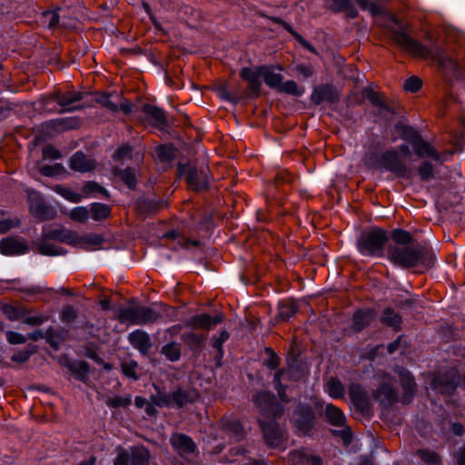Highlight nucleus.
Segmentation results:
<instances>
[{
    "mask_svg": "<svg viewBox=\"0 0 465 465\" xmlns=\"http://www.w3.org/2000/svg\"><path fill=\"white\" fill-rule=\"evenodd\" d=\"M363 255L386 257L393 262H432L435 252L425 242H419L402 229L393 230L390 236L386 231L374 227L364 231L357 242Z\"/></svg>",
    "mask_w": 465,
    "mask_h": 465,
    "instance_id": "1",
    "label": "nucleus"
},
{
    "mask_svg": "<svg viewBox=\"0 0 465 465\" xmlns=\"http://www.w3.org/2000/svg\"><path fill=\"white\" fill-rule=\"evenodd\" d=\"M254 402L260 410L258 420L267 444L273 448L281 447L283 434L279 425L274 422V419L282 413V405L267 391L258 392L254 397Z\"/></svg>",
    "mask_w": 465,
    "mask_h": 465,
    "instance_id": "2",
    "label": "nucleus"
},
{
    "mask_svg": "<svg viewBox=\"0 0 465 465\" xmlns=\"http://www.w3.org/2000/svg\"><path fill=\"white\" fill-rule=\"evenodd\" d=\"M391 36L396 44L414 56L423 59H432L442 66H447L448 63L453 66L455 64L452 58H450L440 47L435 46L431 49H427L418 42L414 41L400 28L391 30Z\"/></svg>",
    "mask_w": 465,
    "mask_h": 465,
    "instance_id": "3",
    "label": "nucleus"
},
{
    "mask_svg": "<svg viewBox=\"0 0 465 465\" xmlns=\"http://www.w3.org/2000/svg\"><path fill=\"white\" fill-rule=\"evenodd\" d=\"M411 151L407 145H401L397 151H387L381 156L373 154L365 158L364 162L368 167L374 169L384 168L398 176H405L408 169L401 159V156H410Z\"/></svg>",
    "mask_w": 465,
    "mask_h": 465,
    "instance_id": "4",
    "label": "nucleus"
},
{
    "mask_svg": "<svg viewBox=\"0 0 465 465\" xmlns=\"http://www.w3.org/2000/svg\"><path fill=\"white\" fill-rule=\"evenodd\" d=\"M74 231L66 230L61 226H45L43 229L44 241L38 245L40 253L48 256H57L64 252L63 249L50 243L49 240L59 241L71 245Z\"/></svg>",
    "mask_w": 465,
    "mask_h": 465,
    "instance_id": "5",
    "label": "nucleus"
},
{
    "mask_svg": "<svg viewBox=\"0 0 465 465\" xmlns=\"http://www.w3.org/2000/svg\"><path fill=\"white\" fill-rule=\"evenodd\" d=\"M159 318V313L151 307L143 305H131L119 310L118 319L122 322L143 325L154 322Z\"/></svg>",
    "mask_w": 465,
    "mask_h": 465,
    "instance_id": "6",
    "label": "nucleus"
},
{
    "mask_svg": "<svg viewBox=\"0 0 465 465\" xmlns=\"http://www.w3.org/2000/svg\"><path fill=\"white\" fill-rule=\"evenodd\" d=\"M188 185L195 191L207 187L209 183L208 169L205 166L200 168L194 166H187L183 170Z\"/></svg>",
    "mask_w": 465,
    "mask_h": 465,
    "instance_id": "7",
    "label": "nucleus"
},
{
    "mask_svg": "<svg viewBox=\"0 0 465 465\" xmlns=\"http://www.w3.org/2000/svg\"><path fill=\"white\" fill-rule=\"evenodd\" d=\"M29 209L32 214L41 220L54 218L56 212L45 203L40 194L35 191L28 192Z\"/></svg>",
    "mask_w": 465,
    "mask_h": 465,
    "instance_id": "8",
    "label": "nucleus"
},
{
    "mask_svg": "<svg viewBox=\"0 0 465 465\" xmlns=\"http://www.w3.org/2000/svg\"><path fill=\"white\" fill-rule=\"evenodd\" d=\"M29 252L27 242L21 237L9 236L0 241V253L5 256L23 255Z\"/></svg>",
    "mask_w": 465,
    "mask_h": 465,
    "instance_id": "9",
    "label": "nucleus"
},
{
    "mask_svg": "<svg viewBox=\"0 0 465 465\" xmlns=\"http://www.w3.org/2000/svg\"><path fill=\"white\" fill-rule=\"evenodd\" d=\"M459 384V375L455 369L450 370L443 376H437L432 381L433 389L442 394H450Z\"/></svg>",
    "mask_w": 465,
    "mask_h": 465,
    "instance_id": "10",
    "label": "nucleus"
},
{
    "mask_svg": "<svg viewBox=\"0 0 465 465\" xmlns=\"http://www.w3.org/2000/svg\"><path fill=\"white\" fill-rule=\"evenodd\" d=\"M104 237L97 233L79 234L74 232L71 245L86 251H94L101 247Z\"/></svg>",
    "mask_w": 465,
    "mask_h": 465,
    "instance_id": "11",
    "label": "nucleus"
},
{
    "mask_svg": "<svg viewBox=\"0 0 465 465\" xmlns=\"http://www.w3.org/2000/svg\"><path fill=\"white\" fill-rule=\"evenodd\" d=\"M223 322L222 315H215L212 317L207 313H202L194 315L190 318L185 325L194 330H210L213 326H215Z\"/></svg>",
    "mask_w": 465,
    "mask_h": 465,
    "instance_id": "12",
    "label": "nucleus"
},
{
    "mask_svg": "<svg viewBox=\"0 0 465 465\" xmlns=\"http://www.w3.org/2000/svg\"><path fill=\"white\" fill-rule=\"evenodd\" d=\"M170 442L181 456L193 453L196 449V445L192 438L185 434H173L170 438Z\"/></svg>",
    "mask_w": 465,
    "mask_h": 465,
    "instance_id": "13",
    "label": "nucleus"
},
{
    "mask_svg": "<svg viewBox=\"0 0 465 465\" xmlns=\"http://www.w3.org/2000/svg\"><path fill=\"white\" fill-rule=\"evenodd\" d=\"M128 341L142 354H147L152 347L151 338L144 331L135 330L132 331L128 335Z\"/></svg>",
    "mask_w": 465,
    "mask_h": 465,
    "instance_id": "14",
    "label": "nucleus"
},
{
    "mask_svg": "<svg viewBox=\"0 0 465 465\" xmlns=\"http://www.w3.org/2000/svg\"><path fill=\"white\" fill-rule=\"evenodd\" d=\"M241 77L248 83L250 90L258 93L261 87V77H262V66L256 68L244 67L240 73Z\"/></svg>",
    "mask_w": 465,
    "mask_h": 465,
    "instance_id": "15",
    "label": "nucleus"
},
{
    "mask_svg": "<svg viewBox=\"0 0 465 465\" xmlns=\"http://www.w3.org/2000/svg\"><path fill=\"white\" fill-rule=\"evenodd\" d=\"M414 150L419 156L431 157L435 161H448L452 155V153L449 152L440 154L430 143L422 141H418L417 143H415Z\"/></svg>",
    "mask_w": 465,
    "mask_h": 465,
    "instance_id": "16",
    "label": "nucleus"
},
{
    "mask_svg": "<svg viewBox=\"0 0 465 465\" xmlns=\"http://www.w3.org/2000/svg\"><path fill=\"white\" fill-rule=\"evenodd\" d=\"M298 430L302 434L310 432L314 424V414L309 408H300L298 417L295 420Z\"/></svg>",
    "mask_w": 465,
    "mask_h": 465,
    "instance_id": "17",
    "label": "nucleus"
},
{
    "mask_svg": "<svg viewBox=\"0 0 465 465\" xmlns=\"http://www.w3.org/2000/svg\"><path fill=\"white\" fill-rule=\"evenodd\" d=\"M81 99V94L75 92H69L67 94H54L46 98L45 104L47 105L52 102H56L63 110L66 111L71 110V108H69L70 104L80 101Z\"/></svg>",
    "mask_w": 465,
    "mask_h": 465,
    "instance_id": "18",
    "label": "nucleus"
},
{
    "mask_svg": "<svg viewBox=\"0 0 465 465\" xmlns=\"http://www.w3.org/2000/svg\"><path fill=\"white\" fill-rule=\"evenodd\" d=\"M94 162L82 152H76L70 159L69 166L72 170L85 173L94 168Z\"/></svg>",
    "mask_w": 465,
    "mask_h": 465,
    "instance_id": "19",
    "label": "nucleus"
},
{
    "mask_svg": "<svg viewBox=\"0 0 465 465\" xmlns=\"http://www.w3.org/2000/svg\"><path fill=\"white\" fill-rule=\"evenodd\" d=\"M194 399V394L190 392H186L183 391H175L173 395L164 397L162 401H156L155 403L159 406L166 405L173 406L176 405L177 407H183L187 402L193 401Z\"/></svg>",
    "mask_w": 465,
    "mask_h": 465,
    "instance_id": "20",
    "label": "nucleus"
},
{
    "mask_svg": "<svg viewBox=\"0 0 465 465\" xmlns=\"http://www.w3.org/2000/svg\"><path fill=\"white\" fill-rule=\"evenodd\" d=\"M377 400L382 404H390L396 399V391L391 381L381 385L375 394Z\"/></svg>",
    "mask_w": 465,
    "mask_h": 465,
    "instance_id": "21",
    "label": "nucleus"
},
{
    "mask_svg": "<svg viewBox=\"0 0 465 465\" xmlns=\"http://www.w3.org/2000/svg\"><path fill=\"white\" fill-rule=\"evenodd\" d=\"M130 454V465H148L150 460L149 450L143 447H134L131 450Z\"/></svg>",
    "mask_w": 465,
    "mask_h": 465,
    "instance_id": "22",
    "label": "nucleus"
},
{
    "mask_svg": "<svg viewBox=\"0 0 465 465\" xmlns=\"http://www.w3.org/2000/svg\"><path fill=\"white\" fill-rule=\"evenodd\" d=\"M375 317L374 312L371 310L358 311L355 312L352 320L353 328L361 331L366 327Z\"/></svg>",
    "mask_w": 465,
    "mask_h": 465,
    "instance_id": "23",
    "label": "nucleus"
},
{
    "mask_svg": "<svg viewBox=\"0 0 465 465\" xmlns=\"http://www.w3.org/2000/svg\"><path fill=\"white\" fill-rule=\"evenodd\" d=\"M262 78L269 87L276 90H278L282 82V76L281 74L276 73L272 68L266 66H262Z\"/></svg>",
    "mask_w": 465,
    "mask_h": 465,
    "instance_id": "24",
    "label": "nucleus"
},
{
    "mask_svg": "<svg viewBox=\"0 0 465 465\" xmlns=\"http://www.w3.org/2000/svg\"><path fill=\"white\" fill-rule=\"evenodd\" d=\"M325 414L329 422L334 426H342L345 422V416L340 409L332 404H327Z\"/></svg>",
    "mask_w": 465,
    "mask_h": 465,
    "instance_id": "25",
    "label": "nucleus"
},
{
    "mask_svg": "<svg viewBox=\"0 0 465 465\" xmlns=\"http://www.w3.org/2000/svg\"><path fill=\"white\" fill-rule=\"evenodd\" d=\"M111 213L109 205L100 203H94L90 205V217L94 221L106 219Z\"/></svg>",
    "mask_w": 465,
    "mask_h": 465,
    "instance_id": "26",
    "label": "nucleus"
},
{
    "mask_svg": "<svg viewBox=\"0 0 465 465\" xmlns=\"http://www.w3.org/2000/svg\"><path fill=\"white\" fill-rule=\"evenodd\" d=\"M143 113L150 118L152 123L155 125H162L165 123L163 112L154 105H144Z\"/></svg>",
    "mask_w": 465,
    "mask_h": 465,
    "instance_id": "27",
    "label": "nucleus"
},
{
    "mask_svg": "<svg viewBox=\"0 0 465 465\" xmlns=\"http://www.w3.org/2000/svg\"><path fill=\"white\" fill-rule=\"evenodd\" d=\"M84 199L95 197L97 194L108 196L107 191L95 182H87L82 188Z\"/></svg>",
    "mask_w": 465,
    "mask_h": 465,
    "instance_id": "28",
    "label": "nucleus"
},
{
    "mask_svg": "<svg viewBox=\"0 0 465 465\" xmlns=\"http://www.w3.org/2000/svg\"><path fill=\"white\" fill-rule=\"evenodd\" d=\"M326 392L334 399L342 398L345 391L341 382L335 378H331L325 385Z\"/></svg>",
    "mask_w": 465,
    "mask_h": 465,
    "instance_id": "29",
    "label": "nucleus"
},
{
    "mask_svg": "<svg viewBox=\"0 0 465 465\" xmlns=\"http://www.w3.org/2000/svg\"><path fill=\"white\" fill-rule=\"evenodd\" d=\"M161 352L166 357L167 360L171 361H176L180 359L181 356L180 344L174 341L169 342L163 346Z\"/></svg>",
    "mask_w": 465,
    "mask_h": 465,
    "instance_id": "30",
    "label": "nucleus"
},
{
    "mask_svg": "<svg viewBox=\"0 0 465 465\" xmlns=\"http://www.w3.org/2000/svg\"><path fill=\"white\" fill-rule=\"evenodd\" d=\"M224 429L230 436L235 439V440H240L244 435L242 426L238 420L226 421Z\"/></svg>",
    "mask_w": 465,
    "mask_h": 465,
    "instance_id": "31",
    "label": "nucleus"
},
{
    "mask_svg": "<svg viewBox=\"0 0 465 465\" xmlns=\"http://www.w3.org/2000/svg\"><path fill=\"white\" fill-rule=\"evenodd\" d=\"M54 191L58 194H60L62 197H64V199H66L67 201H69L71 203H80L84 199L82 192L75 193L69 188L63 187L60 185L56 186L54 188Z\"/></svg>",
    "mask_w": 465,
    "mask_h": 465,
    "instance_id": "32",
    "label": "nucleus"
},
{
    "mask_svg": "<svg viewBox=\"0 0 465 465\" xmlns=\"http://www.w3.org/2000/svg\"><path fill=\"white\" fill-rule=\"evenodd\" d=\"M278 91L295 96H301L304 94V88L299 87L297 84L292 80H289L284 83L282 82Z\"/></svg>",
    "mask_w": 465,
    "mask_h": 465,
    "instance_id": "33",
    "label": "nucleus"
},
{
    "mask_svg": "<svg viewBox=\"0 0 465 465\" xmlns=\"http://www.w3.org/2000/svg\"><path fill=\"white\" fill-rule=\"evenodd\" d=\"M69 217L77 223H85L90 217V210L86 206H77L71 210Z\"/></svg>",
    "mask_w": 465,
    "mask_h": 465,
    "instance_id": "34",
    "label": "nucleus"
},
{
    "mask_svg": "<svg viewBox=\"0 0 465 465\" xmlns=\"http://www.w3.org/2000/svg\"><path fill=\"white\" fill-rule=\"evenodd\" d=\"M381 322L389 326L398 328L401 325V319L392 309L387 308L383 312Z\"/></svg>",
    "mask_w": 465,
    "mask_h": 465,
    "instance_id": "35",
    "label": "nucleus"
},
{
    "mask_svg": "<svg viewBox=\"0 0 465 465\" xmlns=\"http://www.w3.org/2000/svg\"><path fill=\"white\" fill-rule=\"evenodd\" d=\"M154 154L156 159L163 163L170 162L174 157L173 149L169 145H161L156 147Z\"/></svg>",
    "mask_w": 465,
    "mask_h": 465,
    "instance_id": "36",
    "label": "nucleus"
},
{
    "mask_svg": "<svg viewBox=\"0 0 465 465\" xmlns=\"http://www.w3.org/2000/svg\"><path fill=\"white\" fill-rule=\"evenodd\" d=\"M229 332L226 330H223L219 332L218 336H213L212 338V346L217 350L220 358H223V344L229 339Z\"/></svg>",
    "mask_w": 465,
    "mask_h": 465,
    "instance_id": "37",
    "label": "nucleus"
},
{
    "mask_svg": "<svg viewBox=\"0 0 465 465\" xmlns=\"http://www.w3.org/2000/svg\"><path fill=\"white\" fill-rule=\"evenodd\" d=\"M182 340L184 343H186L191 348L197 349L198 347L201 346L204 338L201 337L200 335H198L193 331H189V332H184L182 335Z\"/></svg>",
    "mask_w": 465,
    "mask_h": 465,
    "instance_id": "38",
    "label": "nucleus"
},
{
    "mask_svg": "<svg viewBox=\"0 0 465 465\" xmlns=\"http://www.w3.org/2000/svg\"><path fill=\"white\" fill-rule=\"evenodd\" d=\"M401 383L402 387L407 395H412L415 391V382L413 377L411 376L410 372L407 371H402L401 372Z\"/></svg>",
    "mask_w": 465,
    "mask_h": 465,
    "instance_id": "39",
    "label": "nucleus"
},
{
    "mask_svg": "<svg viewBox=\"0 0 465 465\" xmlns=\"http://www.w3.org/2000/svg\"><path fill=\"white\" fill-rule=\"evenodd\" d=\"M132 402L131 395H127L125 397L122 396H114L113 398H109L106 401V405L111 408H125L129 406Z\"/></svg>",
    "mask_w": 465,
    "mask_h": 465,
    "instance_id": "40",
    "label": "nucleus"
},
{
    "mask_svg": "<svg viewBox=\"0 0 465 465\" xmlns=\"http://www.w3.org/2000/svg\"><path fill=\"white\" fill-rule=\"evenodd\" d=\"M417 455L420 460L428 464L438 465L440 463V458L434 451L420 450L417 451Z\"/></svg>",
    "mask_w": 465,
    "mask_h": 465,
    "instance_id": "41",
    "label": "nucleus"
},
{
    "mask_svg": "<svg viewBox=\"0 0 465 465\" xmlns=\"http://www.w3.org/2000/svg\"><path fill=\"white\" fill-rule=\"evenodd\" d=\"M166 236H168L170 238H176V237H178V243L183 245L184 248L189 249V250L196 248V247H198L201 244L200 242H198V241H191L189 239H186L183 236L178 235L175 232H170L169 233H167Z\"/></svg>",
    "mask_w": 465,
    "mask_h": 465,
    "instance_id": "42",
    "label": "nucleus"
},
{
    "mask_svg": "<svg viewBox=\"0 0 465 465\" xmlns=\"http://www.w3.org/2000/svg\"><path fill=\"white\" fill-rule=\"evenodd\" d=\"M44 16V23L49 27V28H55L58 25L59 23V15L57 11H47L43 14Z\"/></svg>",
    "mask_w": 465,
    "mask_h": 465,
    "instance_id": "43",
    "label": "nucleus"
},
{
    "mask_svg": "<svg viewBox=\"0 0 465 465\" xmlns=\"http://www.w3.org/2000/svg\"><path fill=\"white\" fill-rule=\"evenodd\" d=\"M137 363L134 361H125L122 363V371L124 374L129 378L137 380L136 375Z\"/></svg>",
    "mask_w": 465,
    "mask_h": 465,
    "instance_id": "44",
    "label": "nucleus"
},
{
    "mask_svg": "<svg viewBox=\"0 0 465 465\" xmlns=\"http://www.w3.org/2000/svg\"><path fill=\"white\" fill-rule=\"evenodd\" d=\"M72 119H57L51 121L48 124L56 129L57 131L69 129L74 127V124Z\"/></svg>",
    "mask_w": 465,
    "mask_h": 465,
    "instance_id": "45",
    "label": "nucleus"
},
{
    "mask_svg": "<svg viewBox=\"0 0 465 465\" xmlns=\"http://www.w3.org/2000/svg\"><path fill=\"white\" fill-rule=\"evenodd\" d=\"M307 452L305 450H294L290 454L292 465H306Z\"/></svg>",
    "mask_w": 465,
    "mask_h": 465,
    "instance_id": "46",
    "label": "nucleus"
},
{
    "mask_svg": "<svg viewBox=\"0 0 465 465\" xmlns=\"http://www.w3.org/2000/svg\"><path fill=\"white\" fill-rule=\"evenodd\" d=\"M422 82L417 76H411L406 80L404 84V89L408 92L415 93L421 87Z\"/></svg>",
    "mask_w": 465,
    "mask_h": 465,
    "instance_id": "47",
    "label": "nucleus"
},
{
    "mask_svg": "<svg viewBox=\"0 0 465 465\" xmlns=\"http://www.w3.org/2000/svg\"><path fill=\"white\" fill-rule=\"evenodd\" d=\"M121 179L127 184L129 188L135 185V173L134 170L127 168L120 173Z\"/></svg>",
    "mask_w": 465,
    "mask_h": 465,
    "instance_id": "48",
    "label": "nucleus"
},
{
    "mask_svg": "<svg viewBox=\"0 0 465 465\" xmlns=\"http://www.w3.org/2000/svg\"><path fill=\"white\" fill-rule=\"evenodd\" d=\"M19 223L18 219L6 218L0 220V234L7 232L12 228L18 226Z\"/></svg>",
    "mask_w": 465,
    "mask_h": 465,
    "instance_id": "49",
    "label": "nucleus"
},
{
    "mask_svg": "<svg viewBox=\"0 0 465 465\" xmlns=\"http://www.w3.org/2000/svg\"><path fill=\"white\" fill-rule=\"evenodd\" d=\"M6 340L10 344H22L26 341L23 334L12 331H6Z\"/></svg>",
    "mask_w": 465,
    "mask_h": 465,
    "instance_id": "50",
    "label": "nucleus"
},
{
    "mask_svg": "<svg viewBox=\"0 0 465 465\" xmlns=\"http://www.w3.org/2000/svg\"><path fill=\"white\" fill-rule=\"evenodd\" d=\"M329 91L328 85H322L318 88H316L312 94V100L315 104H321L322 102L325 101L323 97V93H326Z\"/></svg>",
    "mask_w": 465,
    "mask_h": 465,
    "instance_id": "51",
    "label": "nucleus"
},
{
    "mask_svg": "<svg viewBox=\"0 0 465 465\" xmlns=\"http://www.w3.org/2000/svg\"><path fill=\"white\" fill-rule=\"evenodd\" d=\"M130 454L127 450L121 449L118 452L117 458L114 460V465H129Z\"/></svg>",
    "mask_w": 465,
    "mask_h": 465,
    "instance_id": "52",
    "label": "nucleus"
},
{
    "mask_svg": "<svg viewBox=\"0 0 465 465\" xmlns=\"http://www.w3.org/2000/svg\"><path fill=\"white\" fill-rule=\"evenodd\" d=\"M355 1L363 10H368L372 15H376L380 11L379 7L375 4L370 3L368 0H355Z\"/></svg>",
    "mask_w": 465,
    "mask_h": 465,
    "instance_id": "53",
    "label": "nucleus"
},
{
    "mask_svg": "<svg viewBox=\"0 0 465 465\" xmlns=\"http://www.w3.org/2000/svg\"><path fill=\"white\" fill-rule=\"evenodd\" d=\"M60 152L53 146H47L43 150V157L45 159L55 160L60 158Z\"/></svg>",
    "mask_w": 465,
    "mask_h": 465,
    "instance_id": "54",
    "label": "nucleus"
},
{
    "mask_svg": "<svg viewBox=\"0 0 465 465\" xmlns=\"http://www.w3.org/2000/svg\"><path fill=\"white\" fill-rule=\"evenodd\" d=\"M420 175L423 180H428L432 177V166L428 163H424L419 170Z\"/></svg>",
    "mask_w": 465,
    "mask_h": 465,
    "instance_id": "55",
    "label": "nucleus"
},
{
    "mask_svg": "<svg viewBox=\"0 0 465 465\" xmlns=\"http://www.w3.org/2000/svg\"><path fill=\"white\" fill-rule=\"evenodd\" d=\"M360 394H361V390L359 387H352L351 389V396L353 399L354 402L356 404H361V402H362V407H364V405L366 403L365 397L362 394V399H361Z\"/></svg>",
    "mask_w": 465,
    "mask_h": 465,
    "instance_id": "56",
    "label": "nucleus"
},
{
    "mask_svg": "<svg viewBox=\"0 0 465 465\" xmlns=\"http://www.w3.org/2000/svg\"><path fill=\"white\" fill-rule=\"evenodd\" d=\"M62 169V166L60 164H54L53 166H44L42 168V173L45 176H54L56 173H58Z\"/></svg>",
    "mask_w": 465,
    "mask_h": 465,
    "instance_id": "57",
    "label": "nucleus"
},
{
    "mask_svg": "<svg viewBox=\"0 0 465 465\" xmlns=\"http://www.w3.org/2000/svg\"><path fill=\"white\" fill-rule=\"evenodd\" d=\"M267 351L269 352V358L266 361V365L271 369H275L279 365L280 359L272 350Z\"/></svg>",
    "mask_w": 465,
    "mask_h": 465,
    "instance_id": "58",
    "label": "nucleus"
},
{
    "mask_svg": "<svg viewBox=\"0 0 465 465\" xmlns=\"http://www.w3.org/2000/svg\"><path fill=\"white\" fill-rule=\"evenodd\" d=\"M296 73L298 75L302 76V78L306 79L312 75V71L311 68L306 67L305 65H297L295 68Z\"/></svg>",
    "mask_w": 465,
    "mask_h": 465,
    "instance_id": "59",
    "label": "nucleus"
},
{
    "mask_svg": "<svg viewBox=\"0 0 465 465\" xmlns=\"http://www.w3.org/2000/svg\"><path fill=\"white\" fill-rule=\"evenodd\" d=\"M104 106L107 107L111 111H116L118 109V106L111 102L108 95L104 94L101 96V98L98 100Z\"/></svg>",
    "mask_w": 465,
    "mask_h": 465,
    "instance_id": "60",
    "label": "nucleus"
},
{
    "mask_svg": "<svg viewBox=\"0 0 465 465\" xmlns=\"http://www.w3.org/2000/svg\"><path fill=\"white\" fill-rule=\"evenodd\" d=\"M143 7H144L146 13L149 15L150 19H151L153 25H154L155 29L158 31H163V28L162 25L160 24V22L151 14L149 5L147 4H143Z\"/></svg>",
    "mask_w": 465,
    "mask_h": 465,
    "instance_id": "61",
    "label": "nucleus"
},
{
    "mask_svg": "<svg viewBox=\"0 0 465 465\" xmlns=\"http://www.w3.org/2000/svg\"><path fill=\"white\" fill-rule=\"evenodd\" d=\"M31 352L28 351H20L12 357V360L16 362H24L29 359Z\"/></svg>",
    "mask_w": 465,
    "mask_h": 465,
    "instance_id": "62",
    "label": "nucleus"
},
{
    "mask_svg": "<svg viewBox=\"0 0 465 465\" xmlns=\"http://www.w3.org/2000/svg\"><path fill=\"white\" fill-rule=\"evenodd\" d=\"M349 4V0H333L332 8L336 11L346 10Z\"/></svg>",
    "mask_w": 465,
    "mask_h": 465,
    "instance_id": "63",
    "label": "nucleus"
},
{
    "mask_svg": "<svg viewBox=\"0 0 465 465\" xmlns=\"http://www.w3.org/2000/svg\"><path fill=\"white\" fill-rule=\"evenodd\" d=\"M306 465H322V459L319 456L307 453Z\"/></svg>",
    "mask_w": 465,
    "mask_h": 465,
    "instance_id": "64",
    "label": "nucleus"
}]
</instances>
